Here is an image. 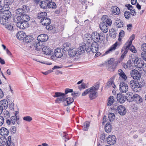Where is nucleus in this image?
Returning a JSON list of instances; mask_svg holds the SVG:
<instances>
[{
	"label": "nucleus",
	"instance_id": "a878e982",
	"mask_svg": "<svg viewBox=\"0 0 146 146\" xmlns=\"http://www.w3.org/2000/svg\"><path fill=\"white\" fill-rule=\"evenodd\" d=\"M111 11L112 13L114 15H118L120 13L119 9L116 6L112 7Z\"/></svg>",
	"mask_w": 146,
	"mask_h": 146
},
{
	"label": "nucleus",
	"instance_id": "c756f323",
	"mask_svg": "<svg viewBox=\"0 0 146 146\" xmlns=\"http://www.w3.org/2000/svg\"><path fill=\"white\" fill-rule=\"evenodd\" d=\"M115 76H113L108 81V85L110 87H111L114 88H116V86L115 84L113 82V80Z\"/></svg>",
	"mask_w": 146,
	"mask_h": 146
},
{
	"label": "nucleus",
	"instance_id": "774afa93",
	"mask_svg": "<svg viewBox=\"0 0 146 146\" xmlns=\"http://www.w3.org/2000/svg\"><path fill=\"white\" fill-rule=\"evenodd\" d=\"M126 6L127 7L128 9L130 11H131L132 9H133V7L130 5L129 4L127 5H126Z\"/></svg>",
	"mask_w": 146,
	"mask_h": 146
},
{
	"label": "nucleus",
	"instance_id": "9b49d317",
	"mask_svg": "<svg viewBox=\"0 0 146 146\" xmlns=\"http://www.w3.org/2000/svg\"><path fill=\"white\" fill-rule=\"evenodd\" d=\"M16 16H17V20L18 21L21 20L22 21L24 22H26L28 21L30 19V17L28 15L25 14V13H23L21 15H16Z\"/></svg>",
	"mask_w": 146,
	"mask_h": 146
},
{
	"label": "nucleus",
	"instance_id": "3c124183",
	"mask_svg": "<svg viewBox=\"0 0 146 146\" xmlns=\"http://www.w3.org/2000/svg\"><path fill=\"white\" fill-rule=\"evenodd\" d=\"M23 119L27 121L30 122L32 120V118L29 116H25L23 117Z\"/></svg>",
	"mask_w": 146,
	"mask_h": 146
},
{
	"label": "nucleus",
	"instance_id": "f3484780",
	"mask_svg": "<svg viewBox=\"0 0 146 146\" xmlns=\"http://www.w3.org/2000/svg\"><path fill=\"white\" fill-rule=\"evenodd\" d=\"M116 138L113 135H110L107 139V143L110 145H113L116 142Z\"/></svg>",
	"mask_w": 146,
	"mask_h": 146
},
{
	"label": "nucleus",
	"instance_id": "09e8293b",
	"mask_svg": "<svg viewBox=\"0 0 146 146\" xmlns=\"http://www.w3.org/2000/svg\"><path fill=\"white\" fill-rule=\"evenodd\" d=\"M109 120L110 121H112L115 118V116L114 113H110L108 115Z\"/></svg>",
	"mask_w": 146,
	"mask_h": 146
},
{
	"label": "nucleus",
	"instance_id": "e2e57ef3",
	"mask_svg": "<svg viewBox=\"0 0 146 146\" xmlns=\"http://www.w3.org/2000/svg\"><path fill=\"white\" fill-rule=\"evenodd\" d=\"M73 92V90L72 89H70L67 88L65 90V95L66 96V94L69 92Z\"/></svg>",
	"mask_w": 146,
	"mask_h": 146
},
{
	"label": "nucleus",
	"instance_id": "680f3d73",
	"mask_svg": "<svg viewBox=\"0 0 146 146\" xmlns=\"http://www.w3.org/2000/svg\"><path fill=\"white\" fill-rule=\"evenodd\" d=\"M141 57L143 59L146 61V53H144L142 52L141 54Z\"/></svg>",
	"mask_w": 146,
	"mask_h": 146
},
{
	"label": "nucleus",
	"instance_id": "c9c22d12",
	"mask_svg": "<svg viewBox=\"0 0 146 146\" xmlns=\"http://www.w3.org/2000/svg\"><path fill=\"white\" fill-rule=\"evenodd\" d=\"M117 45V43L116 42L106 52V54H108L115 50L116 48V47Z\"/></svg>",
	"mask_w": 146,
	"mask_h": 146
},
{
	"label": "nucleus",
	"instance_id": "864d4df0",
	"mask_svg": "<svg viewBox=\"0 0 146 146\" xmlns=\"http://www.w3.org/2000/svg\"><path fill=\"white\" fill-rule=\"evenodd\" d=\"M135 37V36L134 35H132L129 38V41L128 44H129V45L132 44V41L134 39Z\"/></svg>",
	"mask_w": 146,
	"mask_h": 146
},
{
	"label": "nucleus",
	"instance_id": "f257e3e1",
	"mask_svg": "<svg viewBox=\"0 0 146 146\" xmlns=\"http://www.w3.org/2000/svg\"><path fill=\"white\" fill-rule=\"evenodd\" d=\"M102 21L99 25L100 29L103 33H107L108 30L107 25L108 24L109 26H110L112 23V21L106 15L102 16Z\"/></svg>",
	"mask_w": 146,
	"mask_h": 146
},
{
	"label": "nucleus",
	"instance_id": "aec40b11",
	"mask_svg": "<svg viewBox=\"0 0 146 146\" xmlns=\"http://www.w3.org/2000/svg\"><path fill=\"white\" fill-rule=\"evenodd\" d=\"M48 39V36L46 34H41L37 37V40L41 42L46 41Z\"/></svg>",
	"mask_w": 146,
	"mask_h": 146
},
{
	"label": "nucleus",
	"instance_id": "1a4fd4ad",
	"mask_svg": "<svg viewBox=\"0 0 146 146\" xmlns=\"http://www.w3.org/2000/svg\"><path fill=\"white\" fill-rule=\"evenodd\" d=\"M11 12L8 10H6L3 11V12L0 13V17L2 18L1 21H3V20L6 21L8 20L11 17Z\"/></svg>",
	"mask_w": 146,
	"mask_h": 146
},
{
	"label": "nucleus",
	"instance_id": "6e6d98bb",
	"mask_svg": "<svg viewBox=\"0 0 146 146\" xmlns=\"http://www.w3.org/2000/svg\"><path fill=\"white\" fill-rule=\"evenodd\" d=\"M141 49L144 52V53H146V43H144L141 46Z\"/></svg>",
	"mask_w": 146,
	"mask_h": 146
},
{
	"label": "nucleus",
	"instance_id": "b1692460",
	"mask_svg": "<svg viewBox=\"0 0 146 146\" xmlns=\"http://www.w3.org/2000/svg\"><path fill=\"white\" fill-rule=\"evenodd\" d=\"M51 22V19L47 17H45L44 19L40 21L41 24L44 26L50 25Z\"/></svg>",
	"mask_w": 146,
	"mask_h": 146
},
{
	"label": "nucleus",
	"instance_id": "13d9d810",
	"mask_svg": "<svg viewBox=\"0 0 146 146\" xmlns=\"http://www.w3.org/2000/svg\"><path fill=\"white\" fill-rule=\"evenodd\" d=\"M4 122V119L3 117L0 116V126H1Z\"/></svg>",
	"mask_w": 146,
	"mask_h": 146
},
{
	"label": "nucleus",
	"instance_id": "5fc2aeb1",
	"mask_svg": "<svg viewBox=\"0 0 146 146\" xmlns=\"http://www.w3.org/2000/svg\"><path fill=\"white\" fill-rule=\"evenodd\" d=\"M80 93L77 91H75L73 93H72L71 94L74 97H78L80 96Z\"/></svg>",
	"mask_w": 146,
	"mask_h": 146
},
{
	"label": "nucleus",
	"instance_id": "6ab92c4d",
	"mask_svg": "<svg viewBox=\"0 0 146 146\" xmlns=\"http://www.w3.org/2000/svg\"><path fill=\"white\" fill-rule=\"evenodd\" d=\"M90 46L91 48L90 49L91 51L94 53L97 52L99 49L97 43L94 42L92 43Z\"/></svg>",
	"mask_w": 146,
	"mask_h": 146
},
{
	"label": "nucleus",
	"instance_id": "8fccbe9b",
	"mask_svg": "<svg viewBox=\"0 0 146 146\" xmlns=\"http://www.w3.org/2000/svg\"><path fill=\"white\" fill-rule=\"evenodd\" d=\"M124 15L126 19H129L130 17L131 14L130 12L128 11L125 12Z\"/></svg>",
	"mask_w": 146,
	"mask_h": 146
},
{
	"label": "nucleus",
	"instance_id": "37998d69",
	"mask_svg": "<svg viewBox=\"0 0 146 146\" xmlns=\"http://www.w3.org/2000/svg\"><path fill=\"white\" fill-rule=\"evenodd\" d=\"M70 44L68 43H65L63 45V48L65 51H68L69 49V46Z\"/></svg>",
	"mask_w": 146,
	"mask_h": 146
},
{
	"label": "nucleus",
	"instance_id": "a19ab883",
	"mask_svg": "<svg viewBox=\"0 0 146 146\" xmlns=\"http://www.w3.org/2000/svg\"><path fill=\"white\" fill-rule=\"evenodd\" d=\"M110 35L111 37L115 38L116 36V32L113 29H111L109 30Z\"/></svg>",
	"mask_w": 146,
	"mask_h": 146
},
{
	"label": "nucleus",
	"instance_id": "f8f14e48",
	"mask_svg": "<svg viewBox=\"0 0 146 146\" xmlns=\"http://www.w3.org/2000/svg\"><path fill=\"white\" fill-rule=\"evenodd\" d=\"M131 76L135 80H139L141 77V74L136 70H132L131 72Z\"/></svg>",
	"mask_w": 146,
	"mask_h": 146
},
{
	"label": "nucleus",
	"instance_id": "39448f33",
	"mask_svg": "<svg viewBox=\"0 0 146 146\" xmlns=\"http://www.w3.org/2000/svg\"><path fill=\"white\" fill-rule=\"evenodd\" d=\"M116 64L113 58L108 60L106 64L107 68L108 70L113 71L115 68Z\"/></svg>",
	"mask_w": 146,
	"mask_h": 146
},
{
	"label": "nucleus",
	"instance_id": "20e7f679",
	"mask_svg": "<svg viewBox=\"0 0 146 146\" xmlns=\"http://www.w3.org/2000/svg\"><path fill=\"white\" fill-rule=\"evenodd\" d=\"M53 97L54 98L58 97L55 101L57 103H59V101L65 102L66 98L65 94L64 93L58 92H56L55 95Z\"/></svg>",
	"mask_w": 146,
	"mask_h": 146
},
{
	"label": "nucleus",
	"instance_id": "4d7b16f0",
	"mask_svg": "<svg viewBox=\"0 0 146 146\" xmlns=\"http://www.w3.org/2000/svg\"><path fill=\"white\" fill-rule=\"evenodd\" d=\"M5 27L7 29L10 30L12 31L13 29V26L10 25H5Z\"/></svg>",
	"mask_w": 146,
	"mask_h": 146
},
{
	"label": "nucleus",
	"instance_id": "a211bd4d",
	"mask_svg": "<svg viewBox=\"0 0 146 146\" xmlns=\"http://www.w3.org/2000/svg\"><path fill=\"white\" fill-rule=\"evenodd\" d=\"M131 101H136L137 103H140L142 102L143 99L139 95L135 94L131 97Z\"/></svg>",
	"mask_w": 146,
	"mask_h": 146
},
{
	"label": "nucleus",
	"instance_id": "58836bf2",
	"mask_svg": "<svg viewBox=\"0 0 146 146\" xmlns=\"http://www.w3.org/2000/svg\"><path fill=\"white\" fill-rule=\"evenodd\" d=\"M79 54H81L84 52L85 50L84 46H83V43L80 45V46L77 48Z\"/></svg>",
	"mask_w": 146,
	"mask_h": 146
},
{
	"label": "nucleus",
	"instance_id": "0e129e2a",
	"mask_svg": "<svg viewBox=\"0 0 146 146\" xmlns=\"http://www.w3.org/2000/svg\"><path fill=\"white\" fill-rule=\"evenodd\" d=\"M132 27V25L131 24H129L127 25V28L128 30L130 31Z\"/></svg>",
	"mask_w": 146,
	"mask_h": 146
},
{
	"label": "nucleus",
	"instance_id": "393cba45",
	"mask_svg": "<svg viewBox=\"0 0 146 146\" xmlns=\"http://www.w3.org/2000/svg\"><path fill=\"white\" fill-rule=\"evenodd\" d=\"M7 142L6 146H15V144L14 140L11 138V136H9L8 137V140L5 139Z\"/></svg>",
	"mask_w": 146,
	"mask_h": 146
},
{
	"label": "nucleus",
	"instance_id": "7ed1b4c3",
	"mask_svg": "<svg viewBox=\"0 0 146 146\" xmlns=\"http://www.w3.org/2000/svg\"><path fill=\"white\" fill-rule=\"evenodd\" d=\"M99 85L97 84L95 87L93 86L90 88L89 96L90 100H93L97 96V91L99 89Z\"/></svg>",
	"mask_w": 146,
	"mask_h": 146
},
{
	"label": "nucleus",
	"instance_id": "79ce46f5",
	"mask_svg": "<svg viewBox=\"0 0 146 146\" xmlns=\"http://www.w3.org/2000/svg\"><path fill=\"white\" fill-rule=\"evenodd\" d=\"M111 126L110 124L107 123L105 127V130L106 132L109 133L111 131Z\"/></svg>",
	"mask_w": 146,
	"mask_h": 146
},
{
	"label": "nucleus",
	"instance_id": "ea45409f",
	"mask_svg": "<svg viewBox=\"0 0 146 146\" xmlns=\"http://www.w3.org/2000/svg\"><path fill=\"white\" fill-rule=\"evenodd\" d=\"M90 122L88 121H86L84 123L82 126L83 129L85 131L88 130L90 126Z\"/></svg>",
	"mask_w": 146,
	"mask_h": 146
},
{
	"label": "nucleus",
	"instance_id": "7c9ffc66",
	"mask_svg": "<svg viewBox=\"0 0 146 146\" xmlns=\"http://www.w3.org/2000/svg\"><path fill=\"white\" fill-rule=\"evenodd\" d=\"M16 36L19 39L22 40L25 38L26 35L25 33L23 32L19 31L17 33Z\"/></svg>",
	"mask_w": 146,
	"mask_h": 146
},
{
	"label": "nucleus",
	"instance_id": "5701e85b",
	"mask_svg": "<svg viewBox=\"0 0 146 146\" xmlns=\"http://www.w3.org/2000/svg\"><path fill=\"white\" fill-rule=\"evenodd\" d=\"M8 102L7 100L4 99L0 102V106L3 110H6L8 107Z\"/></svg>",
	"mask_w": 146,
	"mask_h": 146
},
{
	"label": "nucleus",
	"instance_id": "de8ad7c7",
	"mask_svg": "<svg viewBox=\"0 0 146 146\" xmlns=\"http://www.w3.org/2000/svg\"><path fill=\"white\" fill-rule=\"evenodd\" d=\"M3 115L4 117L6 118L7 119H8V118L10 117L11 115L10 113L7 110L3 112Z\"/></svg>",
	"mask_w": 146,
	"mask_h": 146
},
{
	"label": "nucleus",
	"instance_id": "f704fd0d",
	"mask_svg": "<svg viewBox=\"0 0 146 146\" xmlns=\"http://www.w3.org/2000/svg\"><path fill=\"white\" fill-rule=\"evenodd\" d=\"M118 73L120 77V78L122 79L125 80L127 79V76L123 71L119 69L118 70Z\"/></svg>",
	"mask_w": 146,
	"mask_h": 146
},
{
	"label": "nucleus",
	"instance_id": "052dcab7",
	"mask_svg": "<svg viewBox=\"0 0 146 146\" xmlns=\"http://www.w3.org/2000/svg\"><path fill=\"white\" fill-rule=\"evenodd\" d=\"M90 91V88H88L86 90L82 93V96H84L88 94H89Z\"/></svg>",
	"mask_w": 146,
	"mask_h": 146
},
{
	"label": "nucleus",
	"instance_id": "cd10ccee",
	"mask_svg": "<svg viewBox=\"0 0 146 146\" xmlns=\"http://www.w3.org/2000/svg\"><path fill=\"white\" fill-rule=\"evenodd\" d=\"M43 53L48 55H50L52 52L51 49L48 46H45L42 48Z\"/></svg>",
	"mask_w": 146,
	"mask_h": 146
},
{
	"label": "nucleus",
	"instance_id": "c85d7f7f",
	"mask_svg": "<svg viewBox=\"0 0 146 146\" xmlns=\"http://www.w3.org/2000/svg\"><path fill=\"white\" fill-rule=\"evenodd\" d=\"M9 133V130L5 127H2L0 129V134L3 136H7Z\"/></svg>",
	"mask_w": 146,
	"mask_h": 146
},
{
	"label": "nucleus",
	"instance_id": "a18cd8bd",
	"mask_svg": "<svg viewBox=\"0 0 146 146\" xmlns=\"http://www.w3.org/2000/svg\"><path fill=\"white\" fill-rule=\"evenodd\" d=\"M83 46H84L85 50L87 52L90 51V43L89 42H87L86 43H83Z\"/></svg>",
	"mask_w": 146,
	"mask_h": 146
},
{
	"label": "nucleus",
	"instance_id": "c03bdc74",
	"mask_svg": "<svg viewBox=\"0 0 146 146\" xmlns=\"http://www.w3.org/2000/svg\"><path fill=\"white\" fill-rule=\"evenodd\" d=\"M33 40V38L31 36H25V42L29 43L31 42Z\"/></svg>",
	"mask_w": 146,
	"mask_h": 146
},
{
	"label": "nucleus",
	"instance_id": "69168bd1",
	"mask_svg": "<svg viewBox=\"0 0 146 146\" xmlns=\"http://www.w3.org/2000/svg\"><path fill=\"white\" fill-rule=\"evenodd\" d=\"M3 140L1 139V141H0V142L1 144L4 145L7 144V142L5 140V139H5L3 137Z\"/></svg>",
	"mask_w": 146,
	"mask_h": 146
},
{
	"label": "nucleus",
	"instance_id": "f03ea898",
	"mask_svg": "<svg viewBox=\"0 0 146 146\" xmlns=\"http://www.w3.org/2000/svg\"><path fill=\"white\" fill-rule=\"evenodd\" d=\"M129 50L133 53H136L137 52L135 48L132 44L129 45V44H128L127 45L123 47L121 50L122 55L121 56V58L122 60L123 59Z\"/></svg>",
	"mask_w": 146,
	"mask_h": 146
},
{
	"label": "nucleus",
	"instance_id": "473e14b6",
	"mask_svg": "<svg viewBox=\"0 0 146 146\" xmlns=\"http://www.w3.org/2000/svg\"><path fill=\"white\" fill-rule=\"evenodd\" d=\"M37 18L40 19V21H42L44 19L45 17H47V14L45 12H42L40 13H38L37 15Z\"/></svg>",
	"mask_w": 146,
	"mask_h": 146
},
{
	"label": "nucleus",
	"instance_id": "603ef678",
	"mask_svg": "<svg viewBox=\"0 0 146 146\" xmlns=\"http://www.w3.org/2000/svg\"><path fill=\"white\" fill-rule=\"evenodd\" d=\"M131 87L133 90V91L136 92H139L141 90L140 88L135 87H134V86H133V85H131Z\"/></svg>",
	"mask_w": 146,
	"mask_h": 146
},
{
	"label": "nucleus",
	"instance_id": "338daca9",
	"mask_svg": "<svg viewBox=\"0 0 146 146\" xmlns=\"http://www.w3.org/2000/svg\"><path fill=\"white\" fill-rule=\"evenodd\" d=\"M14 103L13 102H12L9 105L10 109L11 110H13L14 109Z\"/></svg>",
	"mask_w": 146,
	"mask_h": 146
},
{
	"label": "nucleus",
	"instance_id": "49530a36",
	"mask_svg": "<svg viewBox=\"0 0 146 146\" xmlns=\"http://www.w3.org/2000/svg\"><path fill=\"white\" fill-rule=\"evenodd\" d=\"M40 7L43 9H45L47 8V3L46 1H42L40 3Z\"/></svg>",
	"mask_w": 146,
	"mask_h": 146
},
{
	"label": "nucleus",
	"instance_id": "e433bc0d",
	"mask_svg": "<svg viewBox=\"0 0 146 146\" xmlns=\"http://www.w3.org/2000/svg\"><path fill=\"white\" fill-rule=\"evenodd\" d=\"M131 84L133 85L134 87L141 89V84H139L138 82L135 81L134 80H131L130 82V85L131 86Z\"/></svg>",
	"mask_w": 146,
	"mask_h": 146
},
{
	"label": "nucleus",
	"instance_id": "72a5a7b5",
	"mask_svg": "<svg viewBox=\"0 0 146 146\" xmlns=\"http://www.w3.org/2000/svg\"><path fill=\"white\" fill-rule=\"evenodd\" d=\"M74 101V99L72 98L69 97L66 98L65 102H64V105L65 106H69L70 104L72 103Z\"/></svg>",
	"mask_w": 146,
	"mask_h": 146
},
{
	"label": "nucleus",
	"instance_id": "dca6fc26",
	"mask_svg": "<svg viewBox=\"0 0 146 146\" xmlns=\"http://www.w3.org/2000/svg\"><path fill=\"white\" fill-rule=\"evenodd\" d=\"M43 46L42 42H40L37 40L35 42L32 46L35 48V49L37 50H40L42 48Z\"/></svg>",
	"mask_w": 146,
	"mask_h": 146
},
{
	"label": "nucleus",
	"instance_id": "6e6552de",
	"mask_svg": "<svg viewBox=\"0 0 146 146\" xmlns=\"http://www.w3.org/2000/svg\"><path fill=\"white\" fill-rule=\"evenodd\" d=\"M29 10V7L26 5H23L22 8L17 9L16 11V14L17 15H20L23 13L28 12Z\"/></svg>",
	"mask_w": 146,
	"mask_h": 146
},
{
	"label": "nucleus",
	"instance_id": "9d476101",
	"mask_svg": "<svg viewBox=\"0 0 146 146\" xmlns=\"http://www.w3.org/2000/svg\"><path fill=\"white\" fill-rule=\"evenodd\" d=\"M132 60L134 62L135 66L138 68H143L144 66L143 62V60L138 58H133Z\"/></svg>",
	"mask_w": 146,
	"mask_h": 146
},
{
	"label": "nucleus",
	"instance_id": "bb28decb",
	"mask_svg": "<svg viewBox=\"0 0 146 146\" xmlns=\"http://www.w3.org/2000/svg\"><path fill=\"white\" fill-rule=\"evenodd\" d=\"M117 98L118 101L120 103H124L126 99L125 97L121 94H117Z\"/></svg>",
	"mask_w": 146,
	"mask_h": 146
},
{
	"label": "nucleus",
	"instance_id": "bf43d9fd",
	"mask_svg": "<svg viewBox=\"0 0 146 146\" xmlns=\"http://www.w3.org/2000/svg\"><path fill=\"white\" fill-rule=\"evenodd\" d=\"M84 36L87 40H89L92 37V35L89 33H87Z\"/></svg>",
	"mask_w": 146,
	"mask_h": 146
},
{
	"label": "nucleus",
	"instance_id": "ddd939ff",
	"mask_svg": "<svg viewBox=\"0 0 146 146\" xmlns=\"http://www.w3.org/2000/svg\"><path fill=\"white\" fill-rule=\"evenodd\" d=\"M68 53L70 56L72 57L77 56L79 55L77 49L73 47L70 48L68 51Z\"/></svg>",
	"mask_w": 146,
	"mask_h": 146
},
{
	"label": "nucleus",
	"instance_id": "412c9836",
	"mask_svg": "<svg viewBox=\"0 0 146 146\" xmlns=\"http://www.w3.org/2000/svg\"><path fill=\"white\" fill-rule=\"evenodd\" d=\"M16 117L12 116L9 119H6V123L8 125H14L16 121Z\"/></svg>",
	"mask_w": 146,
	"mask_h": 146
},
{
	"label": "nucleus",
	"instance_id": "4c0bfd02",
	"mask_svg": "<svg viewBox=\"0 0 146 146\" xmlns=\"http://www.w3.org/2000/svg\"><path fill=\"white\" fill-rule=\"evenodd\" d=\"M115 25L117 27L119 28L122 27L123 25V22L120 20H116L115 23Z\"/></svg>",
	"mask_w": 146,
	"mask_h": 146
},
{
	"label": "nucleus",
	"instance_id": "2eb2a0df",
	"mask_svg": "<svg viewBox=\"0 0 146 146\" xmlns=\"http://www.w3.org/2000/svg\"><path fill=\"white\" fill-rule=\"evenodd\" d=\"M19 21L17 20L18 22L17 24V27L19 29H24L27 27L28 25V23L26 22L22 21L19 20Z\"/></svg>",
	"mask_w": 146,
	"mask_h": 146
},
{
	"label": "nucleus",
	"instance_id": "0eeeda50",
	"mask_svg": "<svg viewBox=\"0 0 146 146\" xmlns=\"http://www.w3.org/2000/svg\"><path fill=\"white\" fill-rule=\"evenodd\" d=\"M113 108L114 110H117L118 113L121 115H125L127 112L125 107L122 105L117 106L115 105L113 107Z\"/></svg>",
	"mask_w": 146,
	"mask_h": 146
},
{
	"label": "nucleus",
	"instance_id": "4be33fe9",
	"mask_svg": "<svg viewBox=\"0 0 146 146\" xmlns=\"http://www.w3.org/2000/svg\"><path fill=\"white\" fill-rule=\"evenodd\" d=\"M54 54L56 57L61 58L63 54L62 50L59 48H56L54 50Z\"/></svg>",
	"mask_w": 146,
	"mask_h": 146
},
{
	"label": "nucleus",
	"instance_id": "423d86ee",
	"mask_svg": "<svg viewBox=\"0 0 146 146\" xmlns=\"http://www.w3.org/2000/svg\"><path fill=\"white\" fill-rule=\"evenodd\" d=\"M103 34V33H101L100 34L96 32H94L92 33V38L94 42L97 43L100 40H102Z\"/></svg>",
	"mask_w": 146,
	"mask_h": 146
},
{
	"label": "nucleus",
	"instance_id": "2f4dec72",
	"mask_svg": "<svg viewBox=\"0 0 146 146\" xmlns=\"http://www.w3.org/2000/svg\"><path fill=\"white\" fill-rule=\"evenodd\" d=\"M114 99L113 96H110L108 99L107 105L108 106H113V107L115 105L113 104L114 103Z\"/></svg>",
	"mask_w": 146,
	"mask_h": 146
},
{
	"label": "nucleus",
	"instance_id": "4468645a",
	"mask_svg": "<svg viewBox=\"0 0 146 146\" xmlns=\"http://www.w3.org/2000/svg\"><path fill=\"white\" fill-rule=\"evenodd\" d=\"M119 86V90L121 92L125 93L128 91V86L127 84L124 82H121Z\"/></svg>",
	"mask_w": 146,
	"mask_h": 146
}]
</instances>
